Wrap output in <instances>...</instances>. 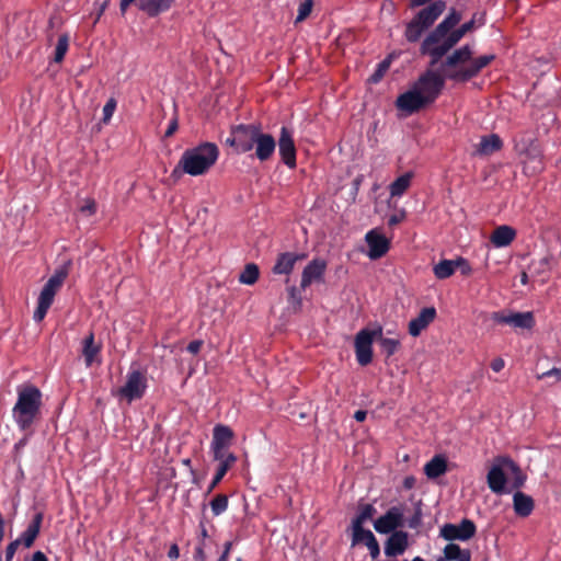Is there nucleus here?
Wrapping results in <instances>:
<instances>
[{
  "label": "nucleus",
  "instance_id": "48",
  "mask_svg": "<svg viewBox=\"0 0 561 561\" xmlns=\"http://www.w3.org/2000/svg\"><path fill=\"white\" fill-rule=\"evenodd\" d=\"M391 64L390 57L383 59L377 67L376 71L371 75L369 81L371 82H378L382 79L387 70L389 69Z\"/></svg>",
  "mask_w": 561,
  "mask_h": 561
},
{
  "label": "nucleus",
  "instance_id": "25",
  "mask_svg": "<svg viewBox=\"0 0 561 561\" xmlns=\"http://www.w3.org/2000/svg\"><path fill=\"white\" fill-rule=\"evenodd\" d=\"M365 545L368 550L370 557L376 560L380 554V547L379 543L375 537V535L371 533V530H359V531H352V546L356 545Z\"/></svg>",
  "mask_w": 561,
  "mask_h": 561
},
{
  "label": "nucleus",
  "instance_id": "26",
  "mask_svg": "<svg viewBox=\"0 0 561 561\" xmlns=\"http://www.w3.org/2000/svg\"><path fill=\"white\" fill-rule=\"evenodd\" d=\"M306 254H298L293 252H284L278 254L276 263L273 267L274 274H290L297 261L306 259Z\"/></svg>",
  "mask_w": 561,
  "mask_h": 561
},
{
  "label": "nucleus",
  "instance_id": "31",
  "mask_svg": "<svg viewBox=\"0 0 561 561\" xmlns=\"http://www.w3.org/2000/svg\"><path fill=\"white\" fill-rule=\"evenodd\" d=\"M513 501L515 513L519 517H528L534 511V500L529 495L524 494L523 492H516L514 494Z\"/></svg>",
  "mask_w": 561,
  "mask_h": 561
},
{
  "label": "nucleus",
  "instance_id": "42",
  "mask_svg": "<svg viewBox=\"0 0 561 561\" xmlns=\"http://www.w3.org/2000/svg\"><path fill=\"white\" fill-rule=\"evenodd\" d=\"M259 276H260L259 266L254 263H248L244 266V270L242 271V273L240 274L239 280L242 284L253 285L254 283L257 282Z\"/></svg>",
  "mask_w": 561,
  "mask_h": 561
},
{
  "label": "nucleus",
  "instance_id": "23",
  "mask_svg": "<svg viewBox=\"0 0 561 561\" xmlns=\"http://www.w3.org/2000/svg\"><path fill=\"white\" fill-rule=\"evenodd\" d=\"M436 314L434 307L423 308L419 316L409 322V333L412 336H419L435 320Z\"/></svg>",
  "mask_w": 561,
  "mask_h": 561
},
{
  "label": "nucleus",
  "instance_id": "16",
  "mask_svg": "<svg viewBox=\"0 0 561 561\" xmlns=\"http://www.w3.org/2000/svg\"><path fill=\"white\" fill-rule=\"evenodd\" d=\"M473 51L469 45H465L456 49L451 55L440 65V71L446 76L448 71L458 70L460 67H465L471 62V56Z\"/></svg>",
  "mask_w": 561,
  "mask_h": 561
},
{
  "label": "nucleus",
  "instance_id": "41",
  "mask_svg": "<svg viewBox=\"0 0 561 561\" xmlns=\"http://www.w3.org/2000/svg\"><path fill=\"white\" fill-rule=\"evenodd\" d=\"M426 31L425 27H423L422 24H420V22L416 20V19H412L408 25H407V28H405V37L410 42V43H415L417 42L422 34Z\"/></svg>",
  "mask_w": 561,
  "mask_h": 561
},
{
  "label": "nucleus",
  "instance_id": "32",
  "mask_svg": "<svg viewBox=\"0 0 561 561\" xmlns=\"http://www.w3.org/2000/svg\"><path fill=\"white\" fill-rule=\"evenodd\" d=\"M503 147V141L499 135L492 134L484 136L477 148V153L481 156H490L496 151H500Z\"/></svg>",
  "mask_w": 561,
  "mask_h": 561
},
{
  "label": "nucleus",
  "instance_id": "21",
  "mask_svg": "<svg viewBox=\"0 0 561 561\" xmlns=\"http://www.w3.org/2000/svg\"><path fill=\"white\" fill-rule=\"evenodd\" d=\"M446 3L443 0L431 2L414 16L426 30L431 27L438 16L445 11Z\"/></svg>",
  "mask_w": 561,
  "mask_h": 561
},
{
  "label": "nucleus",
  "instance_id": "12",
  "mask_svg": "<svg viewBox=\"0 0 561 561\" xmlns=\"http://www.w3.org/2000/svg\"><path fill=\"white\" fill-rule=\"evenodd\" d=\"M146 376L140 370H133L127 376V381L118 392L121 397L126 398L129 402L140 399L146 390Z\"/></svg>",
  "mask_w": 561,
  "mask_h": 561
},
{
  "label": "nucleus",
  "instance_id": "15",
  "mask_svg": "<svg viewBox=\"0 0 561 561\" xmlns=\"http://www.w3.org/2000/svg\"><path fill=\"white\" fill-rule=\"evenodd\" d=\"M278 149L282 161L289 168L295 169L296 163V146L291 131L287 127H282L278 138Z\"/></svg>",
  "mask_w": 561,
  "mask_h": 561
},
{
  "label": "nucleus",
  "instance_id": "64",
  "mask_svg": "<svg viewBox=\"0 0 561 561\" xmlns=\"http://www.w3.org/2000/svg\"><path fill=\"white\" fill-rule=\"evenodd\" d=\"M231 547H232V542L231 541H227L225 543V550H224L222 554L219 557V559L217 561H227Z\"/></svg>",
  "mask_w": 561,
  "mask_h": 561
},
{
  "label": "nucleus",
  "instance_id": "14",
  "mask_svg": "<svg viewBox=\"0 0 561 561\" xmlns=\"http://www.w3.org/2000/svg\"><path fill=\"white\" fill-rule=\"evenodd\" d=\"M403 511L399 506L390 507L385 515L374 522L376 531L380 534H390L403 526Z\"/></svg>",
  "mask_w": 561,
  "mask_h": 561
},
{
  "label": "nucleus",
  "instance_id": "29",
  "mask_svg": "<svg viewBox=\"0 0 561 561\" xmlns=\"http://www.w3.org/2000/svg\"><path fill=\"white\" fill-rule=\"evenodd\" d=\"M175 0H140L138 8L149 16H157L160 12L169 10Z\"/></svg>",
  "mask_w": 561,
  "mask_h": 561
},
{
  "label": "nucleus",
  "instance_id": "13",
  "mask_svg": "<svg viewBox=\"0 0 561 561\" xmlns=\"http://www.w3.org/2000/svg\"><path fill=\"white\" fill-rule=\"evenodd\" d=\"M426 106H428L426 100L423 99L413 85L407 92L400 94L396 100V107L399 111L404 112L407 115L417 113Z\"/></svg>",
  "mask_w": 561,
  "mask_h": 561
},
{
  "label": "nucleus",
  "instance_id": "57",
  "mask_svg": "<svg viewBox=\"0 0 561 561\" xmlns=\"http://www.w3.org/2000/svg\"><path fill=\"white\" fill-rule=\"evenodd\" d=\"M457 267L461 268V274L465 275V276L470 275L471 272H472V268H471L470 264L463 257H458L457 259Z\"/></svg>",
  "mask_w": 561,
  "mask_h": 561
},
{
  "label": "nucleus",
  "instance_id": "9",
  "mask_svg": "<svg viewBox=\"0 0 561 561\" xmlns=\"http://www.w3.org/2000/svg\"><path fill=\"white\" fill-rule=\"evenodd\" d=\"M457 43L447 34L442 41H428V35L421 45V54L431 57L430 66L434 67Z\"/></svg>",
  "mask_w": 561,
  "mask_h": 561
},
{
  "label": "nucleus",
  "instance_id": "37",
  "mask_svg": "<svg viewBox=\"0 0 561 561\" xmlns=\"http://www.w3.org/2000/svg\"><path fill=\"white\" fill-rule=\"evenodd\" d=\"M414 174L413 172H407L396 179L389 186L391 196H401L403 195L409 187L411 186V182Z\"/></svg>",
  "mask_w": 561,
  "mask_h": 561
},
{
  "label": "nucleus",
  "instance_id": "27",
  "mask_svg": "<svg viewBox=\"0 0 561 561\" xmlns=\"http://www.w3.org/2000/svg\"><path fill=\"white\" fill-rule=\"evenodd\" d=\"M43 519H44L43 512H37L33 516L27 528L22 533L21 537L18 538V540H21V545H23L25 548H31L34 545L36 538L39 535Z\"/></svg>",
  "mask_w": 561,
  "mask_h": 561
},
{
  "label": "nucleus",
  "instance_id": "49",
  "mask_svg": "<svg viewBox=\"0 0 561 561\" xmlns=\"http://www.w3.org/2000/svg\"><path fill=\"white\" fill-rule=\"evenodd\" d=\"M312 7H313V0H304L299 4L296 22H301V21L306 20L310 15V13L312 11Z\"/></svg>",
  "mask_w": 561,
  "mask_h": 561
},
{
  "label": "nucleus",
  "instance_id": "8",
  "mask_svg": "<svg viewBox=\"0 0 561 561\" xmlns=\"http://www.w3.org/2000/svg\"><path fill=\"white\" fill-rule=\"evenodd\" d=\"M457 43L447 34L442 41H428V35L421 45V54L431 57L430 66L434 67Z\"/></svg>",
  "mask_w": 561,
  "mask_h": 561
},
{
  "label": "nucleus",
  "instance_id": "20",
  "mask_svg": "<svg viewBox=\"0 0 561 561\" xmlns=\"http://www.w3.org/2000/svg\"><path fill=\"white\" fill-rule=\"evenodd\" d=\"M505 470V465L501 463L500 457H497L486 477L488 485L494 493L502 494L505 491V484L507 481Z\"/></svg>",
  "mask_w": 561,
  "mask_h": 561
},
{
  "label": "nucleus",
  "instance_id": "60",
  "mask_svg": "<svg viewBox=\"0 0 561 561\" xmlns=\"http://www.w3.org/2000/svg\"><path fill=\"white\" fill-rule=\"evenodd\" d=\"M203 344L204 342L202 340H194L188 343L187 351L192 354H197L201 351Z\"/></svg>",
  "mask_w": 561,
  "mask_h": 561
},
{
  "label": "nucleus",
  "instance_id": "28",
  "mask_svg": "<svg viewBox=\"0 0 561 561\" xmlns=\"http://www.w3.org/2000/svg\"><path fill=\"white\" fill-rule=\"evenodd\" d=\"M515 237V229L504 225L499 226L493 230L490 240L495 247L501 248L510 245L514 241Z\"/></svg>",
  "mask_w": 561,
  "mask_h": 561
},
{
  "label": "nucleus",
  "instance_id": "53",
  "mask_svg": "<svg viewBox=\"0 0 561 561\" xmlns=\"http://www.w3.org/2000/svg\"><path fill=\"white\" fill-rule=\"evenodd\" d=\"M115 108H116V101L112 98L106 102V104L103 107V122L104 123H107L111 119Z\"/></svg>",
  "mask_w": 561,
  "mask_h": 561
},
{
  "label": "nucleus",
  "instance_id": "61",
  "mask_svg": "<svg viewBox=\"0 0 561 561\" xmlns=\"http://www.w3.org/2000/svg\"><path fill=\"white\" fill-rule=\"evenodd\" d=\"M194 561H206V554L204 551V543L201 542L194 552Z\"/></svg>",
  "mask_w": 561,
  "mask_h": 561
},
{
  "label": "nucleus",
  "instance_id": "5",
  "mask_svg": "<svg viewBox=\"0 0 561 561\" xmlns=\"http://www.w3.org/2000/svg\"><path fill=\"white\" fill-rule=\"evenodd\" d=\"M381 334L382 327L378 324L375 329H362L355 335V354L360 366H367L373 362V342L377 339H381Z\"/></svg>",
  "mask_w": 561,
  "mask_h": 561
},
{
  "label": "nucleus",
  "instance_id": "39",
  "mask_svg": "<svg viewBox=\"0 0 561 561\" xmlns=\"http://www.w3.org/2000/svg\"><path fill=\"white\" fill-rule=\"evenodd\" d=\"M237 462V456H229V458L222 462L219 463L216 473L208 486L207 493H210L214 491V489L220 483V481L224 479L226 473L233 467V465Z\"/></svg>",
  "mask_w": 561,
  "mask_h": 561
},
{
  "label": "nucleus",
  "instance_id": "34",
  "mask_svg": "<svg viewBox=\"0 0 561 561\" xmlns=\"http://www.w3.org/2000/svg\"><path fill=\"white\" fill-rule=\"evenodd\" d=\"M500 461L501 463L505 465L506 470L510 471L513 476L512 488L519 489L523 486L526 480V476L523 473L519 466L510 457H500Z\"/></svg>",
  "mask_w": 561,
  "mask_h": 561
},
{
  "label": "nucleus",
  "instance_id": "3",
  "mask_svg": "<svg viewBox=\"0 0 561 561\" xmlns=\"http://www.w3.org/2000/svg\"><path fill=\"white\" fill-rule=\"evenodd\" d=\"M70 265L71 261H68L65 265L58 268L55 272V274L44 285L38 297L37 308L34 312L35 321L41 322L45 318L48 309L54 302V298L57 291L60 289L69 274Z\"/></svg>",
  "mask_w": 561,
  "mask_h": 561
},
{
  "label": "nucleus",
  "instance_id": "63",
  "mask_svg": "<svg viewBox=\"0 0 561 561\" xmlns=\"http://www.w3.org/2000/svg\"><path fill=\"white\" fill-rule=\"evenodd\" d=\"M168 557L170 559H178L180 557V549H179V546L176 543H172L170 546V549L168 551Z\"/></svg>",
  "mask_w": 561,
  "mask_h": 561
},
{
  "label": "nucleus",
  "instance_id": "17",
  "mask_svg": "<svg viewBox=\"0 0 561 561\" xmlns=\"http://www.w3.org/2000/svg\"><path fill=\"white\" fill-rule=\"evenodd\" d=\"M327 271V262L322 259H314L302 271L301 274V289H306L313 282H322Z\"/></svg>",
  "mask_w": 561,
  "mask_h": 561
},
{
  "label": "nucleus",
  "instance_id": "45",
  "mask_svg": "<svg viewBox=\"0 0 561 561\" xmlns=\"http://www.w3.org/2000/svg\"><path fill=\"white\" fill-rule=\"evenodd\" d=\"M210 507L215 516L220 515L228 507V496L224 493L216 494L210 501Z\"/></svg>",
  "mask_w": 561,
  "mask_h": 561
},
{
  "label": "nucleus",
  "instance_id": "6",
  "mask_svg": "<svg viewBox=\"0 0 561 561\" xmlns=\"http://www.w3.org/2000/svg\"><path fill=\"white\" fill-rule=\"evenodd\" d=\"M262 127L260 124H240L231 130V142L236 144V150L241 153L251 151Z\"/></svg>",
  "mask_w": 561,
  "mask_h": 561
},
{
  "label": "nucleus",
  "instance_id": "58",
  "mask_svg": "<svg viewBox=\"0 0 561 561\" xmlns=\"http://www.w3.org/2000/svg\"><path fill=\"white\" fill-rule=\"evenodd\" d=\"M179 129V121H178V117L174 116L169 126H168V129L165 130L164 133V138H170L172 137Z\"/></svg>",
  "mask_w": 561,
  "mask_h": 561
},
{
  "label": "nucleus",
  "instance_id": "10",
  "mask_svg": "<svg viewBox=\"0 0 561 561\" xmlns=\"http://www.w3.org/2000/svg\"><path fill=\"white\" fill-rule=\"evenodd\" d=\"M519 156H524V173L527 175H535L545 169L543 156L539 145L536 141H530L526 147L518 150Z\"/></svg>",
  "mask_w": 561,
  "mask_h": 561
},
{
  "label": "nucleus",
  "instance_id": "11",
  "mask_svg": "<svg viewBox=\"0 0 561 561\" xmlns=\"http://www.w3.org/2000/svg\"><path fill=\"white\" fill-rule=\"evenodd\" d=\"M477 531L474 523L468 518H463L459 525L445 524L440 528V536L446 540H469Z\"/></svg>",
  "mask_w": 561,
  "mask_h": 561
},
{
  "label": "nucleus",
  "instance_id": "2",
  "mask_svg": "<svg viewBox=\"0 0 561 561\" xmlns=\"http://www.w3.org/2000/svg\"><path fill=\"white\" fill-rule=\"evenodd\" d=\"M218 156V147L213 142H203L195 148L187 149L173 170L172 176H180L181 172L193 176L205 174L215 164Z\"/></svg>",
  "mask_w": 561,
  "mask_h": 561
},
{
  "label": "nucleus",
  "instance_id": "1",
  "mask_svg": "<svg viewBox=\"0 0 561 561\" xmlns=\"http://www.w3.org/2000/svg\"><path fill=\"white\" fill-rule=\"evenodd\" d=\"M42 392L34 385L18 389V400L12 409L13 419L22 432L32 434L42 419Z\"/></svg>",
  "mask_w": 561,
  "mask_h": 561
},
{
  "label": "nucleus",
  "instance_id": "46",
  "mask_svg": "<svg viewBox=\"0 0 561 561\" xmlns=\"http://www.w3.org/2000/svg\"><path fill=\"white\" fill-rule=\"evenodd\" d=\"M377 340L380 342V345H381L383 352L386 353L387 358L392 356L400 347L399 340L383 337L382 335H381V339H377Z\"/></svg>",
  "mask_w": 561,
  "mask_h": 561
},
{
  "label": "nucleus",
  "instance_id": "36",
  "mask_svg": "<svg viewBox=\"0 0 561 561\" xmlns=\"http://www.w3.org/2000/svg\"><path fill=\"white\" fill-rule=\"evenodd\" d=\"M445 559L439 558L437 561H470L471 560V553L469 550H462L458 545L456 543H448L445 549Z\"/></svg>",
  "mask_w": 561,
  "mask_h": 561
},
{
  "label": "nucleus",
  "instance_id": "35",
  "mask_svg": "<svg viewBox=\"0 0 561 561\" xmlns=\"http://www.w3.org/2000/svg\"><path fill=\"white\" fill-rule=\"evenodd\" d=\"M233 436V431L229 426L218 424L214 427L211 446L229 447Z\"/></svg>",
  "mask_w": 561,
  "mask_h": 561
},
{
  "label": "nucleus",
  "instance_id": "30",
  "mask_svg": "<svg viewBox=\"0 0 561 561\" xmlns=\"http://www.w3.org/2000/svg\"><path fill=\"white\" fill-rule=\"evenodd\" d=\"M376 508L371 504H360L358 506L357 515L352 519V531L366 530L364 524L374 517Z\"/></svg>",
  "mask_w": 561,
  "mask_h": 561
},
{
  "label": "nucleus",
  "instance_id": "59",
  "mask_svg": "<svg viewBox=\"0 0 561 561\" xmlns=\"http://www.w3.org/2000/svg\"><path fill=\"white\" fill-rule=\"evenodd\" d=\"M422 519V512L421 508H417L413 516L409 519V527L416 528L420 526Z\"/></svg>",
  "mask_w": 561,
  "mask_h": 561
},
{
  "label": "nucleus",
  "instance_id": "7",
  "mask_svg": "<svg viewBox=\"0 0 561 561\" xmlns=\"http://www.w3.org/2000/svg\"><path fill=\"white\" fill-rule=\"evenodd\" d=\"M494 59L495 55L493 54L479 56L477 58L471 57L469 65L460 67L458 70L446 72V77L456 82H467L477 77L481 70L488 67Z\"/></svg>",
  "mask_w": 561,
  "mask_h": 561
},
{
  "label": "nucleus",
  "instance_id": "47",
  "mask_svg": "<svg viewBox=\"0 0 561 561\" xmlns=\"http://www.w3.org/2000/svg\"><path fill=\"white\" fill-rule=\"evenodd\" d=\"M474 28V18L469 22L463 23L459 28L454 30L449 33V36L458 43L462 36Z\"/></svg>",
  "mask_w": 561,
  "mask_h": 561
},
{
  "label": "nucleus",
  "instance_id": "19",
  "mask_svg": "<svg viewBox=\"0 0 561 561\" xmlns=\"http://www.w3.org/2000/svg\"><path fill=\"white\" fill-rule=\"evenodd\" d=\"M390 534L385 542V554L387 557L401 556L409 547V534L403 530Z\"/></svg>",
  "mask_w": 561,
  "mask_h": 561
},
{
  "label": "nucleus",
  "instance_id": "4",
  "mask_svg": "<svg viewBox=\"0 0 561 561\" xmlns=\"http://www.w3.org/2000/svg\"><path fill=\"white\" fill-rule=\"evenodd\" d=\"M446 79L448 78L442 71L428 69L412 85L426 100V103L431 105L440 95Z\"/></svg>",
  "mask_w": 561,
  "mask_h": 561
},
{
  "label": "nucleus",
  "instance_id": "51",
  "mask_svg": "<svg viewBox=\"0 0 561 561\" xmlns=\"http://www.w3.org/2000/svg\"><path fill=\"white\" fill-rule=\"evenodd\" d=\"M214 459L219 461V463L225 462L229 456H236L232 453L228 451V447H219V446H211Z\"/></svg>",
  "mask_w": 561,
  "mask_h": 561
},
{
  "label": "nucleus",
  "instance_id": "43",
  "mask_svg": "<svg viewBox=\"0 0 561 561\" xmlns=\"http://www.w3.org/2000/svg\"><path fill=\"white\" fill-rule=\"evenodd\" d=\"M535 325L533 312H513V327L531 329Z\"/></svg>",
  "mask_w": 561,
  "mask_h": 561
},
{
  "label": "nucleus",
  "instance_id": "33",
  "mask_svg": "<svg viewBox=\"0 0 561 561\" xmlns=\"http://www.w3.org/2000/svg\"><path fill=\"white\" fill-rule=\"evenodd\" d=\"M447 471V459L442 455L433 457L424 467V472L430 479H436Z\"/></svg>",
  "mask_w": 561,
  "mask_h": 561
},
{
  "label": "nucleus",
  "instance_id": "52",
  "mask_svg": "<svg viewBox=\"0 0 561 561\" xmlns=\"http://www.w3.org/2000/svg\"><path fill=\"white\" fill-rule=\"evenodd\" d=\"M80 213L87 216H93L96 213V202L94 198H85L83 204L79 207Z\"/></svg>",
  "mask_w": 561,
  "mask_h": 561
},
{
  "label": "nucleus",
  "instance_id": "62",
  "mask_svg": "<svg viewBox=\"0 0 561 561\" xmlns=\"http://www.w3.org/2000/svg\"><path fill=\"white\" fill-rule=\"evenodd\" d=\"M288 293H289V298L295 300V301H297L298 306H300L301 305V297H300L299 290L295 286H291L288 289Z\"/></svg>",
  "mask_w": 561,
  "mask_h": 561
},
{
  "label": "nucleus",
  "instance_id": "44",
  "mask_svg": "<svg viewBox=\"0 0 561 561\" xmlns=\"http://www.w3.org/2000/svg\"><path fill=\"white\" fill-rule=\"evenodd\" d=\"M68 47H69L68 34L60 35L58 38L57 45H56V49H55V56H54L55 62L60 64L64 60L65 55L68 50Z\"/></svg>",
  "mask_w": 561,
  "mask_h": 561
},
{
  "label": "nucleus",
  "instance_id": "56",
  "mask_svg": "<svg viewBox=\"0 0 561 561\" xmlns=\"http://www.w3.org/2000/svg\"><path fill=\"white\" fill-rule=\"evenodd\" d=\"M21 545V540L15 539L11 541L5 548V561H11Z\"/></svg>",
  "mask_w": 561,
  "mask_h": 561
},
{
  "label": "nucleus",
  "instance_id": "22",
  "mask_svg": "<svg viewBox=\"0 0 561 561\" xmlns=\"http://www.w3.org/2000/svg\"><path fill=\"white\" fill-rule=\"evenodd\" d=\"M254 148L255 157L261 162L268 161L275 152L276 140L271 134L261 130L254 144Z\"/></svg>",
  "mask_w": 561,
  "mask_h": 561
},
{
  "label": "nucleus",
  "instance_id": "55",
  "mask_svg": "<svg viewBox=\"0 0 561 561\" xmlns=\"http://www.w3.org/2000/svg\"><path fill=\"white\" fill-rule=\"evenodd\" d=\"M405 216H407L405 210L401 209L398 213L391 215L388 218V222L387 224H388L389 227H394V226L399 225L400 222H402L405 219Z\"/></svg>",
  "mask_w": 561,
  "mask_h": 561
},
{
  "label": "nucleus",
  "instance_id": "40",
  "mask_svg": "<svg viewBox=\"0 0 561 561\" xmlns=\"http://www.w3.org/2000/svg\"><path fill=\"white\" fill-rule=\"evenodd\" d=\"M457 268V260H443L434 266V275L438 279L450 277Z\"/></svg>",
  "mask_w": 561,
  "mask_h": 561
},
{
  "label": "nucleus",
  "instance_id": "18",
  "mask_svg": "<svg viewBox=\"0 0 561 561\" xmlns=\"http://www.w3.org/2000/svg\"><path fill=\"white\" fill-rule=\"evenodd\" d=\"M366 242L368 244L369 251L368 256L371 260H377L387 254L390 249V241L383 234L379 233L377 230H370L366 234Z\"/></svg>",
  "mask_w": 561,
  "mask_h": 561
},
{
  "label": "nucleus",
  "instance_id": "54",
  "mask_svg": "<svg viewBox=\"0 0 561 561\" xmlns=\"http://www.w3.org/2000/svg\"><path fill=\"white\" fill-rule=\"evenodd\" d=\"M538 379L553 378L554 382L561 381V367H553L537 376Z\"/></svg>",
  "mask_w": 561,
  "mask_h": 561
},
{
  "label": "nucleus",
  "instance_id": "50",
  "mask_svg": "<svg viewBox=\"0 0 561 561\" xmlns=\"http://www.w3.org/2000/svg\"><path fill=\"white\" fill-rule=\"evenodd\" d=\"M492 320L499 324H510L513 325V312L507 311H496L491 316Z\"/></svg>",
  "mask_w": 561,
  "mask_h": 561
},
{
  "label": "nucleus",
  "instance_id": "24",
  "mask_svg": "<svg viewBox=\"0 0 561 561\" xmlns=\"http://www.w3.org/2000/svg\"><path fill=\"white\" fill-rule=\"evenodd\" d=\"M461 21V14L451 10L450 13L428 34V41H442Z\"/></svg>",
  "mask_w": 561,
  "mask_h": 561
},
{
  "label": "nucleus",
  "instance_id": "38",
  "mask_svg": "<svg viewBox=\"0 0 561 561\" xmlns=\"http://www.w3.org/2000/svg\"><path fill=\"white\" fill-rule=\"evenodd\" d=\"M101 346L94 344V334L91 332L84 340H83V356L85 360V365L89 367L93 364L95 360L96 355L100 353Z\"/></svg>",
  "mask_w": 561,
  "mask_h": 561
}]
</instances>
